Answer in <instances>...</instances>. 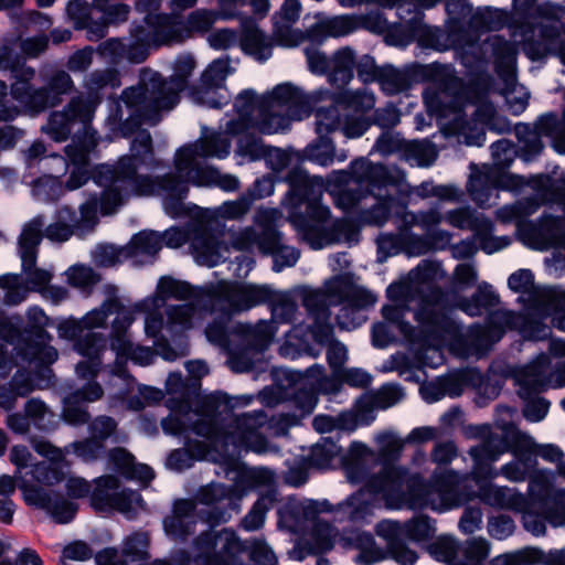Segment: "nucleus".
Returning a JSON list of instances; mask_svg holds the SVG:
<instances>
[{
	"mask_svg": "<svg viewBox=\"0 0 565 565\" xmlns=\"http://www.w3.org/2000/svg\"><path fill=\"white\" fill-rule=\"evenodd\" d=\"M194 303L170 305L166 308L167 321L166 330L173 342L183 351V344H186L185 331L191 329L192 319L195 315Z\"/></svg>",
	"mask_w": 565,
	"mask_h": 565,
	"instance_id": "nucleus-37",
	"label": "nucleus"
},
{
	"mask_svg": "<svg viewBox=\"0 0 565 565\" xmlns=\"http://www.w3.org/2000/svg\"><path fill=\"white\" fill-rule=\"evenodd\" d=\"M519 312L513 310H493L488 312L486 324L473 323L470 335L473 338L488 337L492 342L500 341L508 330H515Z\"/></svg>",
	"mask_w": 565,
	"mask_h": 565,
	"instance_id": "nucleus-31",
	"label": "nucleus"
},
{
	"mask_svg": "<svg viewBox=\"0 0 565 565\" xmlns=\"http://www.w3.org/2000/svg\"><path fill=\"white\" fill-rule=\"evenodd\" d=\"M268 439L260 431L241 436L235 441H230L226 449H215L223 459H233L243 452L253 451L255 454H265L268 450Z\"/></svg>",
	"mask_w": 565,
	"mask_h": 565,
	"instance_id": "nucleus-58",
	"label": "nucleus"
},
{
	"mask_svg": "<svg viewBox=\"0 0 565 565\" xmlns=\"http://www.w3.org/2000/svg\"><path fill=\"white\" fill-rule=\"evenodd\" d=\"M401 157L413 167H430L437 160L438 151L431 141L405 140Z\"/></svg>",
	"mask_w": 565,
	"mask_h": 565,
	"instance_id": "nucleus-57",
	"label": "nucleus"
},
{
	"mask_svg": "<svg viewBox=\"0 0 565 565\" xmlns=\"http://www.w3.org/2000/svg\"><path fill=\"white\" fill-rule=\"evenodd\" d=\"M533 127L551 140L553 148L565 153V107L562 113L548 111L540 115L533 124Z\"/></svg>",
	"mask_w": 565,
	"mask_h": 565,
	"instance_id": "nucleus-43",
	"label": "nucleus"
},
{
	"mask_svg": "<svg viewBox=\"0 0 565 565\" xmlns=\"http://www.w3.org/2000/svg\"><path fill=\"white\" fill-rule=\"evenodd\" d=\"M289 189L288 200L291 204L289 215H300L308 223L324 224L330 217V210L321 203V193L309 173L300 166L289 169L284 177Z\"/></svg>",
	"mask_w": 565,
	"mask_h": 565,
	"instance_id": "nucleus-9",
	"label": "nucleus"
},
{
	"mask_svg": "<svg viewBox=\"0 0 565 565\" xmlns=\"http://www.w3.org/2000/svg\"><path fill=\"white\" fill-rule=\"evenodd\" d=\"M530 29L534 35L523 41V52L533 62L542 61L557 50L564 39L563 23L532 22Z\"/></svg>",
	"mask_w": 565,
	"mask_h": 565,
	"instance_id": "nucleus-19",
	"label": "nucleus"
},
{
	"mask_svg": "<svg viewBox=\"0 0 565 565\" xmlns=\"http://www.w3.org/2000/svg\"><path fill=\"white\" fill-rule=\"evenodd\" d=\"M498 189L495 178L487 172L472 174L467 184L471 200L480 207L491 206V199L497 194Z\"/></svg>",
	"mask_w": 565,
	"mask_h": 565,
	"instance_id": "nucleus-59",
	"label": "nucleus"
},
{
	"mask_svg": "<svg viewBox=\"0 0 565 565\" xmlns=\"http://www.w3.org/2000/svg\"><path fill=\"white\" fill-rule=\"evenodd\" d=\"M205 509L199 511V518L211 529L230 521L232 512H239V497L233 484L211 483L199 492Z\"/></svg>",
	"mask_w": 565,
	"mask_h": 565,
	"instance_id": "nucleus-13",
	"label": "nucleus"
},
{
	"mask_svg": "<svg viewBox=\"0 0 565 565\" xmlns=\"http://www.w3.org/2000/svg\"><path fill=\"white\" fill-rule=\"evenodd\" d=\"M504 441H507V452L512 454L515 461L535 471L539 445L531 435L510 426L504 429Z\"/></svg>",
	"mask_w": 565,
	"mask_h": 565,
	"instance_id": "nucleus-32",
	"label": "nucleus"
},
{
	"mask_svg": "<svg viewBox=\"0 0 565 565\" xmlns=\"http://www.w3.org/2000/svg\"><path fill=\"white\" fill-rule=\"evenodd\" d=\"M275 44V38L268 36L256 25L245 28L239 35V47L243 53L260 64L271 57Z\"/></svg>",
	"mask_w": 565,
	"mask_h": 565,
	"instance_id": "nucleus-36",
	"label": "nucleus"
},
{
	"mask_svg": "<svg viewBox=\"0 0 565 565\" xmlns=\"http://www.w3.org/2000/svg\"><path fill=\"white\" fill-rule=\"evenodd\" d=\"M192 545L196 552L194 556L186 551L180 552L185 565H243L239 558L242 543L231 529L204 531L194 537Z\"/></svg>",
	"mask_w": 565,
	"mask_h": 565,
	"instance_id": "nucleus-7",
	"label": "nucleus"
},
{
	"mask_svg": "<svg viewBox=\"0 0 565 565\" xmlns=\"http://www.w3.org/2000/svg\"><path fill=\"white\" fill-rule=\"evenodd\" d=\"M10 72V96L31 117L60 106L64 97L75 90L70 73L61 67H50L41 73L42 86H35L36 71L25 63L15 51V41L6 40L0 44V72Z\"/></svg>",
	"mask_w": 565,
	"mask_h": 565,
	"instance_id": "nucleus-3",
	"label": "nucleus"
},
{
	"mask_svg": "<svg viewBox=\"0 0 565 565\" xmlns=\"http://www.w3.org/2000/svg\"><path fill=\"white\" fill-rule=\"evenodd\" d=\"M301 12L299 0H284L280 9L273 15V34L277 45L295 47L303 42L301 30L294 29Z\"/></svg>",
	"mask_w": 565,
	"mask_h": 565,
	"instance_id": "nucleus-24",
	"label": "nucleus"
},
{
	"mask_svg": "<svg viewBox=\"0 0 565 565\" xmlns=\"http://www.w3.org/2000/svg\"><path fill=\"white\" fill-rule=\"evenodd\" d=\"M274 297V290L267 285L241 282L228 289L217 298L226 305L232 312L238 315L260 305H267Z\"/></svg>",
	"mask_w": 565,
	"mask_h": 565,
	"instance_id": "nucleus-23",
	"label": "nucleus"
},
{
	"mask_svg": "<svg viewBox=\"0 0 565 565\" xmlns=\"http://www.w3.org/2000/svg\"><path fill=\"white\" fill-rule=\"evenodd\" d=\"M190 245L198 256L204 257L209 266L218 264V242L199 220L192 221Z\"/></svg>",
	"mask_w": 565,
	"mask_h": 565,
	"instance_id": "nucleus-48",
	"label": "nucleus"
},
{
	"mask_svg": "<svg viewBox=\"0 0 565 565\" xmlns=\"http://www.w3.org/2000/svg\"><path fill=\"white\" fill-rule=\"evenodd\" d=\"M479 486L481 499L491 507L519 511L525 505L524 495L509 487H499L490 481Z\"/></svg>",
	"mask_w": 565,
	"mask_h": 565,
	"instance_id": "nucleus-47",
	"label": "nucleus"
},
{
	"mask_svg": "<svg viewBox=\"0 0 565 565\" xmlns=\"http://www.w3.org/2000/svg\"><path fill=\"white\" fill-rule=\"evenodd\" d=\"M282 233L273 225H266L260 232L254 228H246L235 242L239 249L256 245L259 253L265 256H273L282 244Z\"/></svg>",
	"mask_w": 565,
	"mask_h": 565,
	"instance_id": "nucleus-35",
	"label": "nucleus"
},
{
	"mask_svg": "<svg viewBox=\"0 0 565 565\" xmlns=\"http://www.w3.org/2000/svg\"><path fill=\"white\" fill-rule=\"evenodd\" d=\"M104 394L100 384L83 385L64 398L62 417L65 423L73 426H81L89 422L90 415L86 403L98 401Z\"/></svg>",
	"mask_w": 565,
	"mask_h": 565,
	"instance_id": "nucleus-27",
	"label": "nucleus"
},
{
	"mask_svg": "<svg viewBox=\"0 0 565 565\" xmlns=\"http://www.w3.org/2000/svg\"><path fill=\"white\" fill-rule=\"evenodd\" d=\"M414 320L419 326L422 347L441 348L448 341L458 339L462 324L454 317V308L448 305L445 294L434 290L424 296L414 311Z\"/></svg>",
	"mask_w": 565,
	"mask_h": 565,
	"instance_id": "nucleus-4",
	"label": "nucleus"
},
{
	"mask_svg": "<svg viewBox=\"0 0 565 565\" xmlns=\"http://www.w3.org/2000/svg\"><path fill=\"white\" fill-rule=\"evenodd\" d=\"M376 201L367 209H361L356 220L364 225L383 226L394 213L397 199L390 193L373 196Z\"/></svg>",
	"mask_w": 565,
	"mask_h": 565,
	"instance_id": "nucleus-51",
	"label": "nucleus"
},
{
	"mask_svg": "<svg viewBox=\"0 0 565 565\" xmlns=\"http://www.w3.org/2000/svg\"><path fill=\"white\" fill-rule=\"evenodd\" d=\"M52 335L49 339H26L25 355L30 363L43 367L46 372L51 373L50 366L57 360V350L50 345Z\"/></svg>",
	"mask_w": 565,
	"mask_h": 565,
	"instance_id": "nucleus-61",
	"label": "nucleus"
},
{
	"mask_svg": "<svg viewBox=\"0 0 565 565\" xmlns=\"http://www.w3.org/2000/svg\"><path fill=\"white\" fill-rule=\"evenodd\" d=\"M507 452V441L504 434L487 438L481 444L472 446L468 450V455L472 459V479L478 483H486L498 477V471L492 465L497 462L503 454Z\"/></svg>",
	"mask_w": 565,
	"mask_h": 565,
	"instance_id": "nucleus-17",
	"label": "nucleus"
},
{
	"mask_svg": "<svg viewBox=\"0 0 565 565\" xmlns=\"http://www.w3.org/2000/svg\"><path fill=\"white\" fill-rule=\"evenodd\" d=\"M323 510L320 503L312 499L288 498L286 503L278 509L279 523H286L290 529L302 522L313 521Z\"/></svg>",
	"mask_w": 565,
	"mask_h": 565,
	"instance_id": "nucleus-39",
	"label": "nucleus"
},
{
	"mask_svg": "<svg viewBox=\"0 0 565 565\" xmlns=\"http://www.w3.org/2000/svg\"><path fill=\"white\" fill-rule=\"evenodd\" d=\"M268 422V416L264 409L246 412L238 415H232L228 419L223 436H221L215 449H226L230 441H235L241 436H247L249 433H257Z\"/></svg>",
	"mask_w": 565,
	"mask_h": 565,
	"instance_id": "nucleus-30",
	"label": "nucleus"
},
{
	"mask_svg": "<svg viewBox=\"0 0 565 565\" xmlns=\"http://www.w3.org/2000/svg\"><path fill=\"white\" fill-rule=\"evenodd\" d=\"M44 218L42 215L33 217L25 223L18 237V255L21 262L32 265L38 260L39 246L44 236Z\"/></svg>",
	"mask_w": 565,
	"mask_h": 565,
	"instance_id": "nucleus-38",
	"label": "nucleus"
},
{
	"mask_svg": "<svg viewBox=\"0 0 565 565\" xmlns=\"http://www.w3.org/2000/svg\"><path fill=\"white\" fill-rule=\"evenodd\" d=\"M163 328H166V322L160 311L153 310L146 315L145 332L147 337L153 339V345L157 348L159 355L166 361L172 362L186 352H179L172 348L168 339L162 334Z\"/></svg>",
	"mask_w": 565,
	"mask_h": 565,
	"instance_id": "nucleus-42",
	"label": "nucleus"
},
{
	"mask_svg": "<svg viewBox=\"0 0 565 565\" xmlns=\"http://www.w3.org/2000/svg\"><path fill=\"white\" fill-rule=\"evenodd\" d=\"M276 107L271 103L265 104V98L262 96L259 103V114L256 119V127L263 135H273L277 132H285L290 129L291 119L287 114L275 113L273 108Z\"/></svg>",
	"mask_w": 565,
	"mask_h": 565,
	"instance_id": "nucleus-53",
	"label": "nucleus"
},
{
	"mask_svg": "<svg viewBox=\"0 0 565 565\" xmlns=\"http://www.w3.org/2000/svg\"><path fill=\"white\" fill-rule=\"evenodd\" d=\"M231 136L225 131L203 128L202 136L194 142L182 146L175 154L174 167L179 173H190L191 169L205 168L195 158L225 159L231 153Z\"/></svg>",
	"mask_w": 565,
	"mask_h": 565,
	"instance_id": "nucleus-11",
	"label": "nucleus"
},
{
	"mask_svg": "<svg viewBox=\"0 0 565 565\" xmlns=\"http://www.w3.org/2000/svg\"><path fill=\"white\" fill-rule=\"evenodd\" d=\"M94 115L83 105L81 98L72 97L62 110L50 113L42 131L56 142L66 141L75 129L92 124Z\"/></svg>",
	"mask_w": 565,
	"mask_h": 565,
	"instance_id": "nucleus-15",
	"label": "nucleus"
},
{
	"mask_svg": "<svg viewBox=\"0 0 565 565\" xmlns=\"http://www.w3.org/2000/svg\"><path fill=\"white\" fill-rule=\"evenodd\" d=\"M139 46L138 38L131 36L129 41L125 38H109L98 45V53L110 62L118 64L127 61L131 64H141L147 56L137 55L136 50Z\"/></svg>",
	"mask_w": 565,
	"mask_h": 565,
	"instance_id": "nucleus-40",
	"label": "nucleus"
},
{
	"mask_svg": "<svg viewBox=\"0 0 565 565\" xmlns=\"http://www.w3.org/2000/svg\"><path fill=\"white\" fill-rule=\"evenodd\" d=\"M184 447L170 451L167 457V467L181 472L193 466L196 460L205 457L207 446L204 441L185 437Z\"/></svg>",
	"mask_w": 565,
	"mask_h": 565,
	"instance_id": "nucleus-45",
	"label": "nucleus"
},
{
	"mask_svg": "<svg viewBox=\"0 0 565 565\" xmlns=\"http://www.w3.org/2000/svg\"><path fill=\"white\" fill-rule=\"evenodd\" d=\"M355 51L350 46L337 50L331 56L329 81L339 87H345L354 77Z\"/></svg>",
	"mask_w": 565,
	"mask_h": 565,
	"instance_id": "nucleus-49",
	"label": "nucleus"
},
{
	"mask_svg": "<svg viewBox=\"0 0 565 565\" xmlns=\"http://www.w3.org/2000/svg\"><path fill=\"white\" fill-rule=\"evenodd\" d=\"M431 481L427 482L420 473L409 472L403 492L404 495L398 499L395 509L407 505L412 509H423L430 507L431 498Z\"/></svg>",
	"mask_w": 565,
	"mask_h": 565,
	"instance_id": "nucleus-41",
	"label": "nucleus"
},
{
	"mask_svg": "<svg viewBox=\"0 0 565 565\" xmlns=\"http://www.w3.org/2000/svg\"><path fill=\"white\" fill-rule=\"evenodd\" d=\"M363 178L366 182L367 188L363 189L366 192V195L372 196H384L390 186L396 185V180L388 170V168L383 163L370 164Z\"/></svg>",
	"mask_w": 565,
	"mask_h": 565,
	"instance_id": "nucleus-60",
	"label": "nucleus"
},
{
	"mask_svg": "<svg viewBox=\"0 0 565 565\" xmlns=\"http://www.w3.org/2000/svg\"><path fill=\"white\" fill-rule=\"evenodd\" d=\"M299 160L329 167L335 160V145L329 136L317 135V138L300 152Z\"/></svg>",
	"mask_w": 565,
	"mask_h": 565,
	"instance_id": "nucleus-55",
	"label": "nucleus"
},
{
	"mask_svg": "<svg viewBox=\"0 0 565 565\" xmlns=\"http://www.w3.org/2000/svg\"><path fill=\"white\" fill-rule=\"evenodd\" d=\"M252 124L246 118L231 119L226 122V132L236 137L235 153L248 161L262 160L267 145L262 137L250 131Z\"/></svg>",
	"mask_w": 565,
	"mask_h": 565,
	"instance_id": "nucleus-28",
	"label": "nucleus"
},
{
	"mask_svg": "<svg viewBox=\"0 0 565 565\" xmlns=\"http://www.w3.org/2000/svg\"><path fill=\"white\" fill-rule=\"evenodd\" d=\"M375 83L386 96H394L407 90L412 85V78L408 72L392 64H384Z\"/></svg>",
	"mask_w": 565,
	"mask_h": 565,
	"instance_id": "nucleus-56",
	"label": "nucleus"
},
{
	"mask_svg": "<svg viewBox=\"0 0 565 565\" xmlns=\"http://www.w3.org/2000/svg\"><path fill=\"white\" fill-rule=\"evenodd\" d=\"M129 152L117 158L115 169L102 168L103 181H115V189L106 193L107 210L122 206L131 198L160 196L167 215L172 218L199 217L202 210L195 204H186L190 178L185 173H164L152 175L168 164L156 156L152 136L141 127L134 134ZM174 170H177L174 168Z\"/></svg>",
	"mask_w": 565,
	"mask_h": 565,
	"instance_id": "nucleus-1",
	"label": "nucleus"
},
{
	"mask_svg": "<svg viewBox=\"0 0 565 565\" xmlns=\"http://www.w3.org/2000/svg\"><path fill=\"white\" fill-rule=\"evenodd\" d=\"M263 97L265 104L271 103L276 107L286 108L287 115L297 120L302 119L303 115L308 116L312 109L309 96L291 83L278 84Z\"/></svg>",
	"mask_w": 565,
	"mask_h": 565,
	"instance_id": "nucleus-26",
	"label": "nucleus"
},
{
	"mask_svg": "<svg viewBox=\"0 0 565 565\" xmlns=\"http://www.w3.org/2000/svg\"><path fill=\"white\" fill-rule=\"evenodd\" d=\"M211 312L214 315L205 329L207 341L222 350L232 351L238 341L237 323L233 320L236 316L217 297L213 301Z\"/></svg>",
	"mask_w": 565,
	"mask_h": 565,
	"instance_id": "nucleus-21",
	"label": "nucleus"
},
{
	"mask_svg": "<svg viewBox=\"0 0 565 565\" xmlns=\"http://www.w3.org/2000/svg\"><path fill=\"white\" fill-rule=\"evenodd\" d=\"M236 404L233 398L223 392H215L202 396L192 411V433L204 438L215 450L223 430L233 415Z\"/></svg>",
	"mask_w": 565,
	"mask_h": 565,
	"instance_id": "nucleus-8",
	"label": "nucleus"
},
{
	"mask_svg": "<svg viewBox=\"0 0 565 565\" xmlns=\"http://www.w3.org/2000/svg\"><path fill=\"white\" fill-rule=\"evenodd\" d=\"M276 501V490H268L266 493L262 494L242 519L241 527L248 532L259 530L265 523L266 513L273 508Z\"/></svg>",
	"mask_w": 565,
	"mask_h": 565,
	"instance_id": "nucleus-62",
	"label": "nucleus"
},
{
	"mask_svg": "<svg viewBox=\"0 0 565 565\" xmlns=\"http://www.w3.org/2000/svg\"><path fill=\"white\" fill-rule=\"evenodd\" d=\"M239 343L256 350L266 349L271 342L276 328L270 321L260 320L255 326L237 323Z\"/></svg>",
	"mask_w": 565,
	"mask_h": 565,
	"instance_id": "nucleus-50",
	"label": "nucleus"
},
{
	"mask_svg": "<svg viewBox=\"0 0 565 565\" xmlns=\"http://www.w3.org/2000/svg\"><path fill=\"white\" fill-rule=\"evenodd\" d=\"M134 321L135 317L120 316L114 324V330L109 333V345L116 353L114 364L111 366L108 365V372L111 375L125 376L127 372L125 362L127 360L138 365L147 366L152 364L156 356L159 355L157 348L152 349L132 342L128 332Z\"/></svg>",
	"mask_w": 565,
	"mask_h": 565,
	"instance_id": "nucleus-10",
	"label": "nucleus"
},
{
	"mask_svg": "<svg viewBox=\"0 0 565 565\" xmlns=\"http://www.w3.org/2000/svg\"><path fill=\"white\" fill-rule=\"evenodd\" d=\"M329 290L331 295L339 296L342 303L335 318L340 329L352 330L360 327L365 318L359 316L350 319V315L359 313L376 302V296L373 292L363 287L353 286L349 276H337Z\"/></svg>",
	"mask_w": 565,
	"mask_h": 565,
	"instance_id": "nucleus-12",
	"label": "nucleus"
},
{
	"mask_svg": "<svg viewBox=\"0 0 565 565\" xmlns=\"http://www.w3.org/2000/svg\"><path fill=\"white\" fill-rule=\"evenodd\" d=\"M115 315V319L111 321L110 332L114 330V324L120 316L127 315L135 317L134 312L127 310L122 302L118 298H107L103 301L99 308H95L88 311L84 317L81 318V322L85 327V331H93L96 328H104L107 323L109 316Z\"/></svg>",
	"mask_w": 565,
	"mask_h": 565,
	"instance_id": "nucleus-44",
	"label": "nucleus"
},
{
	"mask_svg": "<svg viewBox=\"0 0 565 565\" xmlns=\"http://www.w3.org/2000/svg\"><path fill=\"white\" fill-rule=\"evenodd\" d=\"M555 490H546L539 495V503L542 511L534 510L535 501L527 502L520 510L522 512V524L524 529L535 536H541L546 533V522L553 525L565 524V507L561 503L555 504L551 499H546Z\"/></svg>",
	"mask_w": 565,
	"mask_h": 565,
	"instance_id": "nucleus-16",
	"label": "nucleus"
},
{
	"mask_svg": "<svg viewBox=\"0 0 565 565\" xmlns=\"http://www.w3.org/2000/svg\"><path fill=\"white\" fill-rule=\"evenodd\" d=\"M483 45L489 47L494 70L500 76L515 71L519 51L514 42L507 40L503 35L494 34L488 36Z\"/></svg>",
	"mask_w": 565,
	"mask_h": 565,
	"instance_id": "nucleus-34",
	"label": "nucleus"
},
{
	"mask_svg": "<svg viewBox=\"0 0 565 565\" xmlns=\"http://www.w3.org/2000/svg\"><path fill=\"white\" fill-rule=\"evenodd\" d=\"M163 530L168 537L184 543L195 532V507L188 499H178L173 502L170 515L162 521Z\"/></svg>",
	"mask_w": 565,
	"mask_h": 565,
	"instance_id": "nucleus-25",
	"label": "nucleus"
},
{
	"mask_svg": "<svg viewBox=\"0 0 565 565\" xmlns=\"http://www.w3.org/2000/svg\"><path fill=\"white\" fill-rule=\"evenodd\" d=\"M129 35L138 38L137 55L149 56L152 50L172 46L185 41L184 20L174 13L145 15L132 21Z\"/></svg>",
	"mask_w": 565,
	"mask_h": 565,
	"instance_id": "nucleus-6",
	"label": "nucleus"
},
{
	"mask_svg": "<svg viewBox=\"0 0 565 565\" xmlns=\"http://www.w3.org/2000/svg\"><path fill=\"white\" fill-rule=\"evenodd\" d=\"M449 129L463 138L467 146L481 147L486 142L487 128L481 124H477L472 118L466 116H456L449 124Z\"/></svg>",
	"mask_w": 565,
	"mask_h": 565,
	"instance_id": "nucleus-64",
	"label": "nucleus"
},
{
	"mask_svg": "<svg viewBox=\"0 0 565 565\" xmlns=\"http://www.w3.org/2000/svg\"><path fill=\"white\" fill-rule=\"evenodd\" d=\"M118 481L111 476H102L95 479V486L90 490L89 503L96 512L114 511V502Z\"/></svg>",
	"mask_w": 565,
	"mask_h": 565,
	"instance_id": "nucleus-54",
	"label": "nucleus"
},
{
	"mask_svg": "<svg viewBox=\"0 0 565 565\" xmlns=\"http://www.w3.org/2000/svg\"><path fill=\"white\" fill-rule=\"evenodd\" d=\"M409 470L403 466L384 463L377 473H373L365 483V490L374 495H382L390 508L396 507L404 495L403 489Z\"/></svg>",
	"mask_w": 565,
	"mask_h": 565,
	"instance_id": "nucleus-20",
	"label": "nucleus"
},
{
	"mask_svg": "<svg viewBox=\"0 0 565 565\" xmlns=\"http://www.w3.org/2000/svg\"><path fill=\"white\" fill-rule=\"evenodd\" d=\"M430 508L437 512H445L466 504L471 495L467 493L458 481L454 471L434 475L431 478Z\"/></svg>",
	"mask_w": 565,
	"mask_h": 565,
	"instance_id": "nucleus-22",
	"label": "nucleus"
},
{
	"mask_svg": "<svg viewBox=\"0 0 565 565\" xmlns=\"http://www.w3.org/2000/svg\"><path fill=\"white\" fill-rule=\"evenodd\" d=\"M519 396L540 395L551 383L550 363L542 356L520 369L515 374Z\"/></svg>",
	"mask_w": 565,
	"mask_h": 565,
	"instance_id": "nucleus-29",
	"label": "nucleus"
},
{
	"mask_svg": "<svg viewBox=\"0 0 565 565\" xmlns=\"http://www.w3.org/2000/svg\"><path fill=\"white\" fill-rule=\"evenodd\" d=\"M375 531L387 543L388 553L396 563L414 565L418 555L406 545L405 539L416 543L429 541L434 537L436 527L431 518L419 514L404 523L382 520L376 524Z\"/></svg>",
	"mask_w": 565,
	"mask_h": 565,
	"instance_id": "nucleus-5",
	"label": "nucleus"
},
{
	"mask_svg": "<svg viewBox=\"0 0 565 565\" xmlns=\"http://www.w3.org/2000/svg\"><path fill=\"white\" fill-rule=\"evenodd\" d=\"M54 222L44 228V236L56 243L68 241L73 234L77 235L75 228L76 211L70 206L60 207L54 217Z\"/></svg>",
	"mask_w": 565,
	"mask_h": 565,
	"instance_id": "nucleus-52",
	"label": "nucleus"
},
{
	"mask_svg": "<svg viewBox=\"0 0 565 565\" xmlns=\"http://www.w3.org/2000/svg\"><path fill=\"white\" fill-rule=\"evenodd\" d=\"M121 86L120 72L114 67L94 70L84 79L85 95H76L83 105L95 116V113L104 98H113V92Z\"/></svg>",
	"mask_w": 565,
	"mask_h": 565,
	"instance_id": "nucleus-18",
	"label": "nucleus"
},
{
	"mask_svg": "<svg viewBox=\"0 0 565 565\" xmlns=\"http://www.w3.org/2000/svg\"><path fill=\"white\" fill-rule=\"evenodd\" d=\"M330 99L342 108L353 111H366L375 104L372 93L362 89L350 90L345 87H339V90L331 93Z\"/></svg>",
	"mask_w": 565,
	"mask_h": 565,
	"instance_id": "nucleus-63",
	"label": "nucleus"
},
{
	"mask_svg": "<svg viewBox=\"0 0 565 565\" xmlns=\"http://www.w3.org/2000/svg\"><path fill=\"white\" fill-rule=\"evenodd\" d=\"M191 183L199 186H216L225 192H234L239 189V180L233 174L222 173L213 166L191 169L186 173Z\"/></svg>",
	"mask_w": 565,
	"mask_h": 565,
	"instance_id": "nucleus-46",
	"label": "nucleus"
},
{
	"mask_svg": "<svg viewBox=\"0 0 565 565\" xmlns=\"http://www.w3.org/2000/svg\"><path fill=\"white\" fill-rule=\"evenodd\" d=\"M500 301V295L494 290L493 286L482 281L478 284L476 291L470 297H460L455 308L470 318H476L498 307Z\"/></svg>",
	"mask_w": 565,
	"mask_h": 565,
	"instance_id": "nucleus-33",
	"label": "nucleus"
},
{
	"mask_svg": "<svg viewBox=\"0 0 565 565\" xmlns=\"http://www.w3.org/2000/svg\"><path fill=\"white\" fill-rule=\"evenodd\" d=\"M196 67L192 53L177 55L169 77L149 67L139 72L138 83L122 89L114 98L115 117L120 120L119 130L124 138L131 137L142 125L156 126L163 115L178 106Z\"/></svg>",
	"mask_w": 565,
	"mask_h": 565,
	"instance_id": "nucleus-2",
	"label": "nucleus"
},
{
	"mask_svg": "<svg viewBox=\"0 0 565 565\" xmlns=\"http://www.w3.org/2000/svg\"><path fill=\"white\" fill-rule=\"evenodd\" d=\"M115 169L117 167V159L110 162L99 163L95 166V173L93 175V181L96 185L103 188L100 194L90 193L88 198L83 202L79 207V214L76 213L75 220V228H77V235L82 236L89 232H93L95 226L98 224V213L103 216L111 215L116 213L121 206H116L114 210H107L108 207L105 205L106 203V193L110 189H115V181L106 180L103 181L100 179L102 168Z\"/></svg>",
	"mask_w": 565,
	"mask_h": 565,
	"instance_id": "nucleus-14",
	"label": "nucleus"
}]
</instances>
